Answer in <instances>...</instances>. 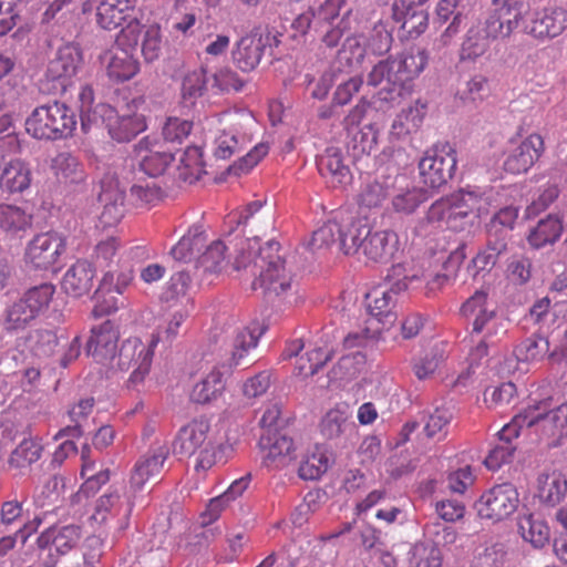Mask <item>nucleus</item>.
I'll return each mask as SVG.
<instances>
[{
  "instance_id": "19",
  "label": "nucleus",
  "mask_w": 567,
  "mask_h": 567,
  "mask_svg": "<svg viewBox=\"0 0 567 567\" xmlns=\"http://www.w3.org/2000/svg\"><path fill=\"white\" fill-rule=\"evenodd\" d=\"M316 164L320 175L333 187H344L351 184L353 176L341 148L327 147L322 154L317 156Z\"/></svg>"
},
{
  "instance_id": "18",
  "label": "nucleus",
  "mask_w": 567,
  "mask_h": 567,
  "mask_svg": "<svg viewBox=\"0 0 567 567\" xmlns=\"http://www.w3.org/2000/svg\"><path fill=\"white\" fill-rule=\"evenodd\" d=\"M481 196L476 192L461 189L450 195L447 226L453 229L473 225L480 215Z\"/></svg>"
},
{
  "instance_id": "39",
  "label": "nucleus",
  "mask_w": 567,
  "mask_h": 567,
  "mask_svg": "<svg viewBox=\"0 0 567 567\" xmlns=\"http://www.w3.org/2000/svg\"><path fill=\"white\" fill-rule=\"evenodd\" d=\"M130 48H123L115 53L107 63V75L115 82L122 83L132 79L140 70V62L134 58Z\"/></svg>"
},
{
  "instance_id": "36",
  "label": "nucleus",
  "mask_w": 567,
  "mask_h": 567,
  "mask_svg": "<svg viewBox=\"0 0 567 567\" xmlns=\"http://www.w3.org/2000/svg\"><path fill=\"white\" fill-rule=\"evenodd\" d=\"M226 389V380L219 370H213L196 383L190 392V400L197 404H210L220 398Z\"/></svg>"
},
{
  "instance_id": "55",
  "label": "nucleus",
  "mask_w": 567,
  "mask_h": 567,
  "mask_svg": "<svg viewBox=\"0 0 567 567\" xmlns=\"http://www.w3.org/2000/svg\"><path fill=\"white\" fill-rule=\"evenodd\" d=\"M429 198L424 188H413L393 197L392 205L395 212L406 215L413 214L416 208Z\"/></svg>"
},
{
  "instance_id": "25",
  "label": "nucleus",
  "mask_w": 567,
  "mask_h": 567,
  "mask_svg": "<svg viewBox=\"0 0 567 567\" xmlns=\"http://www.w3.org/2000/svg\"><path fill=\"white\" fill-rule=\"evenodd\" d=\"M564 217L560 214H547L529 228L526 235L528 246L534 250L554 246L564 233Z\"/></svg>"
},
{
  "instance_id": "26",
  "label": "nucleus",
  "mask_w": 567,
  "mask_h": 567,
  "mask_svg": "<svg viewBox=\"0 0 567 567\" xmlns=\"http://www.w3.org/2000/svg\"><path fill=\"white\" fill-rule=\"evenodd\" d=\"M31 182L30 164L20 158L6 163L0 173V189L8 195L22 194L30 188Z\"/></svg>"
},
{
  "instance_id": "16",
  "label": "nucleus",
  "mask_w": 567,
  "mask_h": 567,
  "mask_svg": "<svg viewBox=\"0 0 567 567\" xmlns=\"http://www.w3.org/2000/svg\"><path fill=\"white\" fill-rule=\"evenodd\" d=\"M550 406V399L529 404L514 416V423L515 425L529 429L539 422H545L555 429L563 430L567 426V403H563L557 408Z\"/></svg>"
},
{
  "instance_id": "7",
  "label": "nucleus",
  "mask_w": 567,
  "mask_h": 567,
  "mask_svg": "<svg viewBox=\"0 0 567 567\" xmlns=\"http://www.w3.org/2000/svg\"><path fill=\"white\" fill-rule=\"evenodd\" d=\"M66 251V237L50 230L33 236L24 251V261L38 270H50L60 262Z\"/></svg>"
},
{
  "instance_id": "8",
  "label": "nucleus",
  "mask_w": 567,
  "mask_h": 567,
  "mask_svg": "<svg viewBox=\"0 0 567 567\" xmlns=\"http://www.w3.org/2000/svg\"><path fill=\"white\" fill-rule=\"evenodd\" d=\"M278 415L279 412L272 410L264 413L260 420L264 432L259 445L262 450H268L267 461L277 462V466H285L295 458V446L286 430L277 426Z\"/></svg>"
},
{
  "instance_id": "60",
  "label": "nucleus",
  "mask_w": 567,
  "mask_h": 567,
  "mask_svg": "<svg viewBox=\"0 0 567 567\" xmlns=\"http://www.w3.org/2000/svg\"><path fill=\"white\" fill-rule=\"evenodd\" d=\"M323 9V6H320L318 11L313 7H309L306 11L298 14L291 23V29L295 32L292 38L296 39L298 35L306 37L313 28L316 29L320 22Z\"/></svg>"
},
{
  "instance_id": "47",
  "label": "nucleus",
  "mask_w": 567,
  "mask_h": 567,
  "mask_svg": "<svg viewBox=\"0 0 567 567\" xmlns=\"http://www.w3.org/2000/svg\"><path fill=\"white\" fill-rule=\"evenodd\" d=\"M522 537L535 548L544 547L549 540V528L542 520H535L533 515L524 516L518 522Z\"/></svg>"
},
{
  "instance_id": "35",
  "label": "nucleus",
  "mask_w": 567,
  "mask_h": 567,
  "mask_svg": "<svg viewBox=\"0 0 567 567\" xmlns=\"http://www.w3.org/2000/svg\"><path fill=\"white\" fill-rule=\"evenodd\" d=\"M523 426L515 425L514 420L511 424L505 425L498 433L499 441L504 442L501 445H496L486 456L485 465L489 470H498L503 464L512 461L515 446L512 445V437H517L519 429Z\"/></svg>"
},
{
  "instance_id": "1",
  "label": "nucleus",
  "mask_w": 567,
  "mask_h": 567,
  "mask_svg": "<svg viewBox=\"0 0 567 567\" xmlns=\"http://www.w3.org/2000/svg\"><path fill=\"white\" fill-rule=\"evenodd\" d=\"M258 240V237L254 236L240 241L233 267L235 270L250 267L251 274L256 276L251 288L261 289L265 297H278L291 286V277L286 271L285 260L278 254L280 244L271 239L261 247Z\"/></svg>"
},
{
  "instance_id": "20",
  "label": "nucleus",
  "mask_w": 567,
  "mask_h": 567,
  "mask_svg": "<svg viewBox=\"0 0 567 567\" xmlns=\"http://www.w3.org/2000/svg\"><path fill=\"white\" fill-rule=\"evenodd\" d=\"M264 54L265 44L261 32L254 29L236 42L231 50V60L240 71L251 72L259 65Z\"/></svg>"
},
{
  "instance_id": "51",
  "label": "nucleus",
  "mask_w": 567,
  "mask_h": 567,
  "mask_svg": "<svg viewBox=\"0 0 567 567\" xmlns=\"http://www.w3.org/2000/svg\"><path fill=\"white\" fill-rule=\"evenodd\" d=\"M549 351V341L546 337L534 333L523 340L515 349L518 359L529 361L543 358Z\"/></svg>"
},
{
  "instance_id": "24",
  "label": "nucleus",
  "mask_w": 567,
  "mask_h": 567,
  "mask_svg": "<svg viewBox=\"0 0 567 567\" xmlns=\"http://www.w3.org/2000/svg\"><path fill=\"white\" fill-rule=\"evenodd\" d=\"M95 274L96 270L92 262L79 259L64 274L61 288L69 297L80 298L91 291Z\"/></svg>"
},
{
  "instance_id": "42",
  "label": "nucleus",
  "mask_w": 567,
  "mask_h": 567,
  "mask_svg": "<svg viewBox=\"0 0 567 567\" xmlns=\"http://www.w3.org/2000/svg\"><path fill=\"white\" fill-rule=\"evenodd\" d=\"M52 168L55 171L58 178L65 183L80 184L85 179L83 165L71 153H59L52 161Z\"/></svg>"
},
{
  "instance_id": "3",
  "label": "nucleus",
  "mask_w": 567,
  "mask_h": 567,
  "mask_svg": "<svg viewBox=\"0 0 567 567\" xmlns=\"http://www.w3.org/2000/svg\"><path fill=\"white\" fill-rule=\"evenodd\" d=\"M54 293L55 286L51 282H41L28 288L3 310L1 319L3 330L13 334L32 326L40 316L49 310Z\"/></svg>"
},
{
  "instance_id": "31",
  "label": "nucleus",
  "mask_w": 567,
  "mask_h": 567,
  "mask_svg": "<svg viewBox=\"0 0 567 567\" xmlns=\"http://www.w3.org/2000/svg\"><path fill=\"white\" fill-rule=\"evenodd\" d=\"M106 127L114 141L126 143L146 130V122L142 114L116 115L114 118L109 116Z\"/></svg>"
},
{
  "instance_id": "53",
  "label": "nucleus",
  "mask_w": 567,
  "mask_h": 567,
  "mask_svg": "<svg viewBox=\"0 0 567 567\" xmlns=\"http://www.w3.org/2000/svg\"><path fill=\"white\" fill-rule=\"evenodd\" d=\"M388 74H385L386 86L379 92L380 99L383 101H393L396 96H402L403 90H401V78L400 70L398 69L399 59L398 55H389L384 59Z\"/></svg>"
},
{
  "instance_id": "64",
  "label": "nucleus",
  "mask_w": 567,
  "mask_h": 567,
  "mask_svg": "<svg viewBox=\"0 0 567 567\" xmlns=\"http://www.w3.org/2000/svg\"><path fill=\"white\" fill-rule=\"evenodd\" d=\"M504 252L497 251L495 248L486 244L485 248L480 250L468 264V269L473 268V276H477L480 272H489L497 264L499 257Z\"/></svg>"
},
{
  "instance_id": "50",
  "label": "nucleus",
  "mask_w": 567,
  "mask_h": 567,
  "mask_svg": "<svg viewBox=\"0 0 567 567\" xmlns=\"http://www.w3.org/2000/svg\"><path fill=\"white\" fill-rule=\"evenodd\" d=\"M193 122L178 117H169L162 130V143L165 147H175V144H182L190 134Z\"/></svg>"
},
{
  "instance_id": "2",
  "label": "nucleus",
  "mask_w": 567,
  "mask_h": 567,
  "mask_svg": "<svg viewBox=\"0 0 567 567\" xmlns=\"http://www.w3.org/2000/svg\"><path fill=\"white\" fill-rule=\"evenodd\" d=\"M78 120L75 111L54 100L37 106L25 118V132L38 141L55 142L73 137Z\"/></svg>"
},
{
  "instance_id": "12",
  "label": "nucleus",
  "mask_w": 567,
  "mask_h": 567,
  "mask_svg": "<svg viewBox=\"0 0 567 567\" xmlns=\"http://www.w3.org/2000/svg\"><path fill=\"white\" fill-rule=\"evenodd\" d=\"M567 28V10L558 6H549L534 11L524 24V33L538 40L554 39Z\"/></svg>"
},
{
  "instance_id": "41",
  "label": "nucleus",
  "mask_w": 567,
  "mask_h": 567,
  "mask_svg": "<svg viewBox=\"0 0 567 567\" xmlns=\"http://www.w3.org/2000/svg\"><path fill=\"white\" fill-rule=\"evenodd\" d=\"M492 35L487 34V23L481 28H470L461 45L460 58L462 61H474L482 56L489 47Z\"/></svg>"
},
{
  "instance_id": "23",
  "label": "nucleus",
  "mask_w": 567,
  "mask_h": 567,
  "mask_svg": "<svg viewBox=\"0 0 567 567\" xmlns=\"http://www.w3.org/2000/svg\"><path fill=\"white\" fill-rule=\"evenodd\" d=\"M543 151V137L532 134L508 154L504 161V169L511 174L526 173L539 158Z\"/></svg>"
},
{
  "instance_id": "9",
  "label": "nucleus",
  "mask_w": 567,
  "mask_h": 567,
  "mask_svg": "<svg viewBox=\"0 0 567 567\" xmlns=\"http://www.w3.org/2000/svg\"><path fill=\"white\" fill-rule=\"evenodd\" d=\"M210 429L208 421L194 420L178 431L173 444V453L181 456H190L199 450V460L196 467H210L212 446L207 443V434Z\"/></svg>"
},
{
  "instance_id": "21",
  "label": "nucleus",
  "mask_w": 567,
  "mask_h": 567,
  "mask_svg": "<svg viewBox=\"0 0 567 567\" xmlns=\"http://www.w3.org/2000/svg\"><path fill=\"white\" fill-rule=\"evenodd\" d=\"M136 0H102L96 8V22L105 30L122 29L130 20L140 19L135 13Z\"/></svg>"
},
{
  "instance_id": "17",
  "label": "nucleus",
  "mask_w": 567,
  "mask_h": 567,
  "mask_svg": "<svg viewBox=\"0 0 567 567\" xmlns=\"http://www.w3.org/2000/svg\"><path fill=\"white\" fill-rule=\"evenodd\" d=\"M391 18L400 23L402 40H416L429 28V11L422 7L394 1L391 7Z\"/></svg>"
},
{
  "instance_id": "30",
  "label": "nucleus",
  "mask_w": 567,
  "mask_h": 567,
  "mask_svg": "<svg viewBox=\"0 0 567 567\" xmlns=\"http://www.w3.org/2000/svg\"><path fill=\"white\" fill-rule=\"evenodd\" d=\"M427 103L416 100L413 105L402 109L393 120L390 135L396 140L404 138L421 126L426 114Z\"/></svg>"
},
{
  "instance_id": "29",
  "label": "nucleus",
  "mask_w": 567,
  "mask_h": 567,
  "mask_svg": "<svg viewBox=\"0 0 567 567\" xmlns=\"http://www.w3.org/2000/svg\"><path fill=\"white\" fill-rule=\"evenodd\" d=\"M371 298L372 301L368 305V311L371 316L369 320H375V324L382 330H389L398 319L396 312L393 311L396 299L391 298V292L380 289H374L367 295V299Z\"/></svg>"
},
{
  "instance_id": "22",
  "label": "nucleus",
  "mask_w": 567,
  "mask_h": 567,
  "mask_svg": "<svg viewBox=\"0 0 567 567\" xmlns=\"http://www.w3.org/2000/svg\"><path fill=\"white\" fill-rule=\"evenodd\" d=\"M399 238L392 230H373L369 225V235L364 238L361 251L373 262L386 264L391 261L398 250Z\"/></svg>"
},
{
  "instance_id": "33",
  "label": "nucleus",
  "mask_w": 567,
  "mask_h": 567,
  "mask_svg": "<svg viewBox=\"0 0 567 567\" xmlns=\"http://www.w3.org/2000/svg\"><path fill=\"white\" fill-rule=\"evenodd\" d=\"M401 78V90L409 93L413 86V80L417 78L425 69L429 62V52L426 49H417L409 54L398 55Z\"/></svg>"
},
{
  "instance_id": "34",
  "label": "nucleus",
  "mask_w": 567,
  "mask_h": 567,
  "mask_svg": "<svg viewBox=\"0 0 567 567\" xmlns=\"http://www.w3.org/2000/svg\"><path fill=\"white\" fill-rule=\"evenodd\" d=\"M167 455L168 449L165 446H159L151 455L143 456L135 464L131 476V485L137 489H141L150 477L158 475L163 468Z\"/></svg>"
},
{
  "instance_id": "58",
  "label": "nucleus",
  "mask_w": 567,
  "mask_h": 567,
  "mask_svg": "<svg viewBox=\"0 0 567 567\" xmlns=\"http://www.w3.org/2000/svg\"><path fill=\"white\" fill-rule=\"evenodd\" d=\"M340 231L341 223L337 220H329L323 226L313 231L309 241L310 249L315 251L338 243V236Z\"/></svg>"
},
{
  "instance_id": "61",
  "label": "nucleus",
  "mask_w": 567,
  "mask_h": 567,
  "mask_svg": "<svg viewBox=\"0 0 567 567\" xmlns=\"http://www.w3.org/2000/svg\"><path fill=\"white\" fill-rule=\"evenodd\" d=\"M190 281V276L187 271L179 270L175 272L163 290L161 300L163 302H171L177 300L179 297H184L189 288Z\"/></svg>"
},
{
  "instance_id": "4",
  "label": "nucleus",
  "mask_w": 567,
  "mask_h": 567,
  "mask_svg": "<svg viewBox=\"0 0 567 567\" xmlns=\"http://www.w3.org/2000/svg\"><path fill=\"white\" fill-rule=\"evenodd\" d=\"M84 66V54L81 45L68 42L61 45L50 60L44 79L40 81V91L48 94L64 93L73 76Z\"/></svg>"
},
{
  "instance_id": "46",
  "label": "nucleus",
  "mask_w": 567,
  "mask_h": 567,
  "mask_svg": "<svg viewBox=\"0 0 567 567\" xmlns=\"http://www.w3.org/2000/svg\"><path fill=\"white\" fill-rule=\"evenodd\" d=\"M450 215V196L435 200L414 228L417 236L425 237L432 233V227L443 220L447 221Z\"/></svg>"
},
{
  "instance_id": "43",
  "label": "nucleus",
  "mask_w": 567,
  "mask_h": 567,
  "mask_svg": "<svg viewBox=\"0 0 567 567\" xmlns=\"http://www.w3.org/2000/svg\"><path fill=\"white\" fill-rule=\"evenodd\" d=\"M202 150L197 146H187L179 157L178 178L193 184L202 174H205Z\"/></svg>"
},
{
  "instance_id": "27",
  "label": "nucleus",
  "mask_w": 567,
  "mask_h": 567,
  "mask_svg": "<svg viewBox=\"0 0 567 567\" xmlns=\"http://www.w3.org/2000/svg\"><path fill=\"white\" fill-rule=\"evenodd\" d=\"M378 138L379 130L372 123L350 131V140L347 142L346 147L353 165L370 157L372 152L377 150Z\"/></svg>"
},
{
  "instance_id": "62",
  "label": "nucleus",
  "mask_w": 567,
  "mask_h": 567,
  "mask_svg": "<svg viewBox=\"0 0 567 567\" xmlns=\"http://www.w3.org/2000/svg\"><path fill=\"white\" fill-rule=\"evenodd\" d=\"M348 425V415L340 409H332L321 421V432L328 439L339 437Z\"/></svg>"
},
{
  "instance_id": "54",
  "label": "nucleus",
  "mask_w": 567,
  "mask_h": 567,
  "mask_svg": "<svg viewBox=\"0 0 567 567\" xmlns=\"http://www.w3.org/2000/svg\"><path fill=\"white\" fill-rule=\"evenodd\" d=\"M29 339L34 340L31 349L39 358L51 357L59 344L56 333L50 329H37L31 331Z\"/></svg>"
},
{
  "instance_id": "57",
  "label": "nucleus",
  "mask_w": 567,
  "mask_h": 567,
  "mask_svg": "<svg viewBox=\"0 0 567 567\" xmlns=\"http://www.w3.org/2000/svg\"><path fill=\"white\" fill-rule=\"evenodd\" d=\"M54 527L55 550L59 555H64L74 548L81 538V526L75 524Z\"/></svg>"
},
{
  "instance_id": "15",
  "label": "nucleus",
  "mask_w": 567,
  "mask_h": 567,
  "mask_svg": "<svg viewBox=\"0 0 567 567\" xmlns=\"http://www.w3.org/2000/svg\"><path fill=\"white\" fill-rule=\"evenodd\" d=\"M120 331L111 321L105 320L91 329V336L85 343V353L97 363L113 364L116 358Z\"/></svg>"
},
{
  "instance_id": "38",
  "label": "nucleus",
  "mask_w": 567,
  "mask_h": 567,
  "mask_svg": "<svg viewBox=\"0 0 567 567\" xmlns=\"http://www.w3.org/2000/svg\"><path fill=\"white\" fill-rule=\"evenodd\" d=\"M206 243L205 230L202 225H193L186 235L172 248L171 255L178 261H190L202 251Z\"/></svg>"
},
{
  "instance_id": "56",
  "label": "nucleus",
  "mask_w": 567,
  "mask_h": 567,
  "mask_svg": "<svg viewBox=\"0 0 567 567\" xmlns=\"http://www.w3.org/2000/svg\"><path fill=\"white\" fill-rule=\"evenodd\" d=\"M227 249L223 240L213 241L206 250L198 257V264L205 271L218 272L221 270L225 260V250Z\"/></svg>"
},
{
  "instance_id": "13",
  "label": "nucleus",
  "mask_w": 567,
  "mask_h": 567,
  "mask_svg": "<svg viewBox=\"0 0 567 567\" xmlns=\"http://www.w3.org/2000/svg\"><path fill=\"white\" fill-rule=\"evenodd\" d=\"M456 169L455 151L450 148L444 155L426 154L419 163L421 182L431 189H440L454 176Z\"/></svg>"
},
{
  "instance_id": "10",
  "label": "nucleus",
  "mask_w": 567,
  "mask_h": 567,
  "mask_svg": "<svg viewBox=\"0 0 567 567\" xmlns=\"http://www.w3.org/2000/svg\"><path fill=\"white\" fill-rule=\"evenodd\" d=\"M519 503L518 492L512 483H503L486 491L475 503L477 515L484 519L499 522L509 517Z\"/></svg>"
},
{
  "instance_id": "40",
  "label": "nucleus",
  "mask_w": 567,
  "mask_h": 567,
  "mask_svg": "<svg viewBox=\"0 0 567 567\" xmlns=\"http://www.w3.org/2000/svg\"><path fill=\"white\" fill-rule=\"evenodd\" d=\"M265 329V327L261 328L258 336H256L255 331L249 328H244L237 332L230 344V358L228 360L229 368L247 365L250 363V360H247L246 355L250 349L257 346L258 339L264 333Z\"/></svg>"
},
{
  "instance_id": "48",
  "label": "nucleus",
  "mask_w": 567,
  "mask_h": 567,
  "mask_svg": "<svg viewBox=\"0 0 567 567\" xmlns=\"http://www.w3.org/2000/svg\"><path fill=\"white\" fill-rule=\"evenodd\" d=\"M506 554L503 543H485L476 548L472 567H503Z\"/></svg>"
},
{
  "instance_id": "52",
  "label": "nucleus",
  "mask_w": 567,
  "mask_h": 567,
  "mask_svg": "<svg viewBox=\"0 0 567 567\" xmlns=\"http://www.w3.org/2000/svg\"><path fill=\"white\" fill-rule=\"evenodd\" d=\"M147 349L137 338L124 340L116 350V367L128 370L133 362L137 364L142 360Z\"/></svg>"
},
{
  "instance_id": "32",
  "label": "nucleus",
  "mask_w": 567,
  "mask_h": 567,
  "mask_svg": "<svg viewBox=\"0 0 567 567\" xmlns=\"http://www.w3.org/2000/svg\"><path fill=\"white\" fill-rule=\"evenodd\" d=\"M368 235L369 224L365 220L350 218L346 223L342 221L338 236L339 248L346 255L359 254Z\"/></svg>"
},
{
  "instance_id": "6",
  "label": "nucleus",
  "mask_w": 567,
  "mask_h": 567,
  "mask_svg": "<svg viewBox=\"0 0 567 567\" xmlns=\"http://www.w3.org/2000/svg\"><path fill=\"white\" fill-rule=\"evenodd\" d=\"M493 13L485 20L487 34L493 40L506 39L515 30L524 32V24L528 23L529 0H492Z\"/></svg>"
},
{
  "instance_id": "44",
  "label": "nucleus",
  "mask_w": 567,
  "mask_h": 567,
  "mask_svg": "<svg viewBox=\"0 0 567 567\" xmlns=\"http://www.w3.org/2000/svg\"><path fill=\"white\" fill-rule=\"evenodd\" d=\"M392 43V33L383 25H375L372 29L364 48H361L359 43H355L358 51L355 56L357 62H361L365 53L377 56L388 53L391 50Z\"/></svg>"
},
{
  "instance_id": "59",
  "label": "nucleus",
  "mask_w": 567,
  "mask_h": 567,
  "mask_svg": "<svg viewBox=\"0 0 567 567\" xmlns=\"http://www.w3.org/2000/svg\"><path fill=\"white\" fill-rule=\"evenodd\" d=\"M42 447L33 441L23 440L16 447L9 458V464L14 467H22L25 464L37 462L41 456Z\"/></svg>"
},
{
  "instance_id": "37",
  "label": "nucleus",
  "mask_w": 567,
  "mask_h": 567,
  "mask_svg": "<svg viewBox=\"0 0 567 567\" xmlns=\"http://www.w3.org/2000/svg\"><path fill=\"white\" fill-rule=\"evenodd\" d=\"M538 497L548 506L558 505L567 493V480L561 473L540 474L538 476Z\"/></svg>"
},
{
  "instance_id": "49",
  "label": "nucleus",
  "mask_w": 567,
  "mask_h": 567,
  "mask_svg": "<svg viewBox=\"0 0 567 567\" xmlns=\"http://www.w3.org/2000/svg\"><path fill=\"white\" fill-rule=\"evenodd\" d=\"M268 153V147L265 144L256 145L249 153L239 158L233 165H230L225 172L215 178L216 183H223L226 181L228 175L239 176L241 173H246L251 169L258 162L265 157Z\"/></svg>"
},
{
  "instance_id": "5",
  "label": "nucleus",
  "mask_w": 567,
  "mask_h": 567,
  "mask_svg": "<svg viewBox=\"0 0 567 567\" xmlns=\"http://www.w3.org/2000/svg\"><path fill=\"white\" fill-rule=\"evenodd\" d=\"M116 42L133 51L141 44V53L146 63L159 59L164 43L161 25L157 22L142 23L141 19L130 20V24L121 29Z\"/></svg>"
},
{
  "instance_id": "14",
  "label": "nucleus",
  "mask_w": 567,
  "mask_h": 567,
  "mask_svg": "<svg viewBox=\"0 0 567 567\" xmlns=\"http://www.w3.org/2000/svg\"><path fill=\"white\" fill-rule=\"evenodd\" d=\"M97 200L103 209L100 221L103 226H114L121 221L125 214V189L113 174H104L100 181Z\"/></svg>"
},
{
  "instance_id": "45",
  "label": "nucleus",
  "mask_w": 567,
  "mask_h": 567,
  "mask_svg": "<svg viewBox=\"0 0 567 567\" xmlns=\"http://www.w3.org/2000/svg\"><path fill=\"white\" fill-rule=\"evenodd\" d=\"M207 68L200 66L188 72L182 81V99L185 103L194 105L208 90Z\"/></svg>"
},
{
  "instance_id": "11",
  "label": "nucleus",
  "mask_w": 567,
  "mask_h": 567,
  "mask_svg": "<svg viewBox=\"0 0 567 567\" xmlns=\"http://www.w3.org/2000/svg\"><path fill=\"white\" fill-rule=\"evenodd\" d=\"M140 168L150 177L163 175L174 162L176 147H165L157 137L145 136L136 145Z\"/></svg>"
},
{
  "instance_id": "63",
  "label": "nucleus",
  "mask_w": 567,
  "mask_h": 567,
  "mask_svg": "<svg viewBox=\"0 0 567 567\" xmlns=\"http://www.w3.org/2000/svg\"><path fill=\"white\" fill-rule=\"evenodd\" d=\"M382 331V328L375 324V320L368 319L364 329L348 333L343 339V346L347 349L363 347L369 340L378 339Z\"/></svg>"
},
{
  "instance_id": "28",
  "label": "nucleus",
  "mask_w": 567,
  "mask_h": 567,
  "mask_svg": "<svg viewBox=\"0 0 567 567\" xmlns=\"http://www.w3.org/2000/svg\"><path fill=\"white\" fill-rule=\"evenodd\" d=\"M33 216L13 205H0V229L10 239H23L32 228Z\"/></svg>"
}]
</instances>
